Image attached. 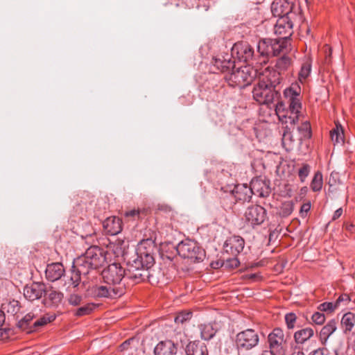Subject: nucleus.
<instances>
[{"mask_svg":"<svg viewBox=\"0 0 355 355\" xmlns=\"http://www.w3.org/2000/svg\"><path fill=\"white\" fill-rule=\"evenodd\" d=\"M293 23L289 19V17L284 15L277 19L274 28L275 33L279 35L281 37H283V35H288L289 38L293 33Z\"/></svg>","mask_w":355,"mask_h":355,"instance_id":"obj_15","label":"nucleus"},{"mask_svg":"<svg viewBox=\"0 0 355 355\" xmlns=\"http://www.w3.org/2000/svg\"><path fill=\"white\" fill-rule=\"evenodd\" d=\"M35 315L33 313H27L23 318H21L17 324V327L21 331H26L28 334L34 332L32 330L31 322L35 318Z\"/></svg>","mask_w":355,"mask_h":355,"instance_id":"obj_28","label":"nucleus"},{"mask_svg":"<svg viewBox=\"0 0 355 355\" xmlns=\"http://www.w3.org/2000/svg\"><path fill=\"white\" fill-rule=\"evenodd\" d=\"M291 64V59L288 56L284 55L281 58H278L276 61V71H279L280 73H282V72L287 70Z\"/></svg>","mask_w":355,"mask_h":355,"instance_id":"obj_33","label":"nucleus"},{"mask_svg":"<svg viewBox=\"0 0 355 355\" xmlns=\"http://www.w3.org/2000/svg\"><path fill=\"white\" fill-rule=\"evenodd\" d=\"M343 209L340 207V208H338V209H336L334 213V215L332 216V220H337L338 218H340L341 216V215L343 214Z\"/></svg>","mask_w":355,"mask_h":355,"instance_id":"obj_53","label":"nucleus"},{"mask_svg":"<svg viewBox=\"0 0 355 355\" xmlns=\"http://www.w3.org/2000/svg\"><path fill=\"white\" fill-rule=\"evenodd\" d=\"M309 355H328V349L324 347L318 348L311 352Z\"/></svg>","mask_w":355,"mask_h":355,"instance_id":"obj_49","label":"nucleus"},{"mask_svg":"<svg viewBox=\"0 0 355 355\" xmlns=\"http://www.w3.org/2000/svg\"><path fill=\"white\" fill-rule=\"evenodd\" d=\"M267 343L269 351H264L262 355H286L287 340L281 328L273 329L268 336Z\"/></svg>","mask_w":355,"mask_h":355,"instance_id":"obj_6","label":"nucleus"},{"mask_svg":"<svg viewBox=\"0 0 355 355\" xmlns=\"http://www.w3.org/2000/svg\"><path fill=\"white\" fill-rule=\"evenodd\" d=\"M297 130L300 134L299 140L309 139L311 136V124L306 121L297 126Z\"/></svg>","mask_w":355,"mask_h":355,"instance_id":"obj_31","label":"nucleus"},{"mask_svg":"<svg viewBox=\"0 0 355 355\" xmlns=\"http://www.w3.org/2000/svg\"><path fill=\"white\" fill-rule=\"evenodd\" d=\"M301 87L297 83L291 85L284 92V96L288 99V109L284 110L282 102L275 105V112L282 123L295 125L300 120L302 110Z\"/></svg>","mask_w":355,"mask_h":355,"instance_id":"obj_3","label":"nucleus"},{"mask_svg":"<svg viewBox=\"0 0 355 355\" xmlns=\"http://www.w3.org/2000/svg\"><path fill=\"white\" fill-rule=\"evenodd\" d=\"M272 39H263L260 40L257 44V63L259 64H266L268 58L272 56Z\"/></svg>","mask_w":355,"mask_h":355,"instance_id":"obj_13","label":"nucleus"},{"mask_svg":"<svg viewBox=\"0 0 355 355\" xmlns=\"http://www.w3.org/2000/svg\"><path fill=\"white\" fill-rule=\"evenodd\" d=\"M336 304L332 302H324L318 306V309L321 312L332 313L336 309Z\"/></svg>","mask_w":355,"mask_h":355,"instance_id":"obj_41","label":"nucleus"},{"mask_svg":"<svg viewBox=\"0 0 355 355\" xmlns=\"http://www.w3.org/2000/svg\"><path fill=\"white\" fill-rule=\"evenodd\" d=\"M141 211L139 209H132L124 213L125 218H132L133 220L139 219Z\"/></svg>","mask_w":355,"mask_h":355,"instance_id":"obj_47","label":"nucleus"},{"mask_svg":"<svg viewBox=\"0 0 355 355\" xmlns=\"http://www.w3.org/2000/svg\"><path fill=\"white\" fill-rule=\"evenodd\" d=\"M259 341L257 332L254 329H248L236 334L235 343L239 350L247 351L256 347Z\"/></svg>","mask_w":355,"mask_h":355,"instance_id":"obj_8","label":"nucleus"},{"mask_svg":"<svg viewBox=\"0 0 355 355\" xmlns=\"http://www.w3.org/2000/svg\"><path fill=\"white\" fill-rule=\"evenodd\" d=\"M234 53L240 60L249 63L250 66L259 64L257 63V58L254 55V49L247 42L235 44L232 49V54Z\"/></svg>","mask_w":355,"mask_h":355,"instance_id":"obj_9","label":"nucleus"},{"mask_svg":"<svg viewBox=\"0 0 355 355\" xmlns=\"http://www.w3.org/2000/svg\"><path fill=\"white\" fill-rule=\"evenodd\" d=\"M192 312L185 311L179 313L175 318V322L177 324H183L184 322L191 320Z\"/></svg>","mask_w":355,"mask_h":355,"instance_id":"obj_40","label":"nucleus"},{"mask_svg":"<svg viewBox=\"0 0 355 355\" xmlns=\"http://www.w3.org/2000/svg\"><path fill=\"white\" fill-rule=\"evenodd\" d=\"M322 174L320 171H317L311 181V188L313 191H319L322 189Z\"/></svg>","mask_w":355,"mask_h":355,"instance_id":"obj_38","label":"nucleus"},{"mask_svg":"<svg viewBox=\"0 0 355 355\" xmlns=\"http://www.w3.org/2000/svg\"><path fill=\"white\" fill-rule=\"evenodd\" d=\"M345 352V349L343 346H339L334 349L335 355H346Z\"/></svg>","mask_w":355,"mask_h":355,"instance_id":"obj_54","label":"nucleus"},{"mask_svg":"<svg viewBox=\"0 0 355 355\" xmlns=\"http://www.w3.org/2000/svg\"><path fill=\"white\" fill-rule=\"evenodd\" d=\"M177 352V344L170 340L160 341L154 349L155 355H175Z\"/></svg>","mask_w":355,"mask_h":355,"instance_id":"obj_18","label":"nucleus"},{"mask_svg":"<svg viewBox=\"0 0 355 355\" xmlns=\"http://www.w3.org/2000/svg\"><path fill=\"white\" fill-rule=\"evenodd\" d=\"M305 1H306V3H309L308 0H305Z\"/></svg>","mask_w":355,"mask_h":355,"instance_id":"obj_58","label":"nucleus"},{"mask_svg":"<svg viewBox=\"0 0 355 355\" xmlns=\"http://www.w3.org/2000/svg\"><path fill=\"white\" fill-rule=\"evenodd\" d=\"M311 71V64L309 61L304 62L298 73V79L300 83H303L309 76Z\"/></svg>","mask_w":355,"mask_h":355,"instance_id":"obj_35","label":"nucleus"},{"mask_svg":"<svg viewBox=\"0 0 355 355\" xmlns=\"http://www.w3.org/2000/svg\"><path fill=\"white\" fill-rule=\"evenodd\" d=\"M266 210L258 205H251L247 208L244 216L245 221L252 227L261 225L266 218Z\"/></svg>","mask_w":355,"mask_h":355,"instance_id":"obj_10","label":"nucleus"},{"mask_svg":"<svg viewBox=\"0 0 355 355\" xmlns=\"http://www.w3.org/2000/svg\"><path fill=\"white\" fill-rule=\"evenodd\" d=\"M252 190L246 184H238L234 187L232 191V194L234 196L236 201H250L252 196Z\"/></svg>","mask_w":355,"mask_h":355,"instance_id":"obj_21","label":"nucleus"},{"mask_svg":"<svg viewBox=\"0 0 355 355\" xmlns=\"http://www.w3.org/2000/svg\"><path fill=\"white\" fill-rule=\"evenodd\" d=\"M314 335V330L311 327H306L297 331L294 334L295 341L297 344H303Z\"/></svg>","mask_w":355,"mask_h":355,"instance_id":"obj_26","label":"nucleus"},{"mask_svg":"<svg viewBox=\"0 0 355 355\" xmlns=\"http://www.w3.org/2000/svg\"><path fill=\"white\" fill-rule=\"evenodd\" d=\"M94 303H88L76 310L74 315L76 317H82L90 314L96 307Z\"/></svg>","mask_w":355,"mask_h":355,"instance_id":"obj_36","label":"nucleus"},{"mask_svg":"<svg viewBox=\"0 0 355 355\" xmlns=\"http://www.w3.org/2000/svg\"><path fill=\"white\" fill-rule=\"evenodd\" d=\"M295 128V125L286 124L285 127V130L284 131L282 135V144L284 146L288 145L290 146L293 141H295V139L293 138L292 131H293Z\"/></svg>","mask_w":355,"mask_h":355,"instance_id":"obj_32","label":"nucleus"},{"mask_svg":"<svg viewBox=\"0 0 355 355\" xmlns=\"http://www.w3.org/2000/svg\"><path fill=\"white\" fill-rule=\"evenodd\" d=\"M250 187L252 194L262 198L268 196L271 192L270 181L260 177L253 178L251 180Z\"/></svg>","mask_w":355,"mask_h":355,"instance_id":"obj_11","label":"nucleus"},{"mask_svg":"<svg viewBox=\"0 0 355 355\" xmlns=\"http://www.w3.org/2000/svg\"><path fill=\"white\" fill-rule=\"evenodd\" d=\"M180 256L184 259H189L194 262L201 261L205 257V251L197 243L186 239L178 243L176 247Z\"/></svg>","mask_w":355,"mask_h":355,"instance_id":"obj_7","label":"nucleus"},{"mask_svg":"<svg viewBox=\"0 0 355 355\" xmlns=\"http://www.w3.org/2000/svg\"><path fill=\"white\" fill-rule=\"evenodd\" d=\"M106 261L105 252L97 245H92L85 252L74 259L70 281L73 287L78 286L82 276H85L91 270L103 266Z\"/></svg>","mask_w":355,"mask_h":355,"instance_id":"obj_2","label":"nucleus"},{"mask_svg":"<svg viewBox=\"0 0 355 355\" xmlns=\"http://www.w3.org/2000/svg\"><path fill=\"white\" fill-rule=\"evenodd\" d=\"M103 227L106 234L116 235L122 230V222L116 216L108 217L103 221Z\"/></svg>","mask_w":355,"mask_h":355,"instance_id":"obj_17","label":"nucleus"},{"mask_svg":"<svg viewBox=\"0 0 355 355\" xmlns=\"http://www.w3.org/2000/svg\"><path fill=\"white\" fill-rule=\"evenodd\" d=\"M310 173V166L307 164H303L298 171V175L301 182H304Z\"/></svg>","mask_w":355,"mask_h":355,"instance_id":"obj_44","label":"nucleus"},{"mask_svg":"<svg viewBox=\"0 0 355 355\" xmlns=\"http://www.w3.org/2000/svg\"><path fill=\"white\" fill-rule=\"evenodd\" d=\"M1 310L11 315H15L19 310V302L17 300L6 302L2 304Z\"/></svg>","mask_w":355,"mask_h":355,"instance_id":"obj_34","label":"nucleus"},{"mask_svg":"<svg viewBox=\"0 0 355 355\" xmlns=\"http://www.w3.org/2000/svg\"><path fill=\"white\" fill-rule=\"evenodd\" d=\"M244 245V239L240 236L234 235L226 240L224 244V250L233 257H237L243 251Z\"/></svg>","mask_w":355,"mask_h":355,"instance_id":"obj_12","label":"nucleus"},{"mask_svg":"<svg viewBox=\"0 0 355 355\" xmlns=\"http://www.w3.org/2000/svg\"><path fill=\"white\" fill-rule=\"evenodd\" d=\"M187 355H208L206 345L200 341L189 343L186 347Z\"/></svg>","mask_w":355,"mask_h":355,"instance_id":"obj_23","label":"nucleus"},{"mask_svg":"<svg viewBox=\"0 0 355 355\" xmlns=\"http://www.w3.org/2000/svg\"><path fill=\"white\" fill-rule=\"evenodd\" d=\"M323 51L325 53L326 60H327L328 58H330V57L331 55V48L329 45L326 44L323 47Z\"/></svg>","mask_w":355,"mask_h":355,"instance_id":"obj_52","label":"nucleus"},{"mask_svg":"<svg viewBox=\"0 0 355 355\" xmlns=\"http://www.w3.org/2000/svg\"><path fill=\"white\" fill-rule=\"evenodd\" d=\"M82 295L76 293L71 294L68 297V302L70 305L76 306L82 303Z\"/></svg>","mask_w":355,"mask_h":355,"instance_id":"obj_45","label":"nucleus"},{"mask_svg":"<svg viewBox=\"0 0 355 355\" xmlns=\"http://www.w3.org/2000/svg\"><path fill=\"white\" fill-rule=\"evenodd\" d=\"M297 316L294 313H288L285 315V322L288 329H292L295 327Z\"/></svg>","mask_w":355,"mask_h":355,"instance_id":"obj_42","label":"nucleus"},{"mask_svg":"<svg viewBox=\"0 0 355 355\" xmlns=\"http://www.w3.org/2000/svg\"><path fill=\"white\" fill-rule=\"evenodd\" d=\"M257 69H253L250 65L234 69L227 73L225 78L228 84L233 87H245L250 85L257 76Z\"/></svg>","mask_w":355,"mask_h":355,"instance_id":"obj_4","label":"nucleus"},{"mask_svg":"<svg viewBox=\"0 0 355 355\" xmlns=\"http://www.w3.org/2000/svg\"><path fill=\"white\" fill-rule=\"evenodd\" d=\"M153 247L150 240L142 241L136 253L128 261L126 270L119 263L110 264L102 272L104 284L93 286L91 289L92 296L96 298L116 299L125 293V288L121 284L123 277L132 279L135 284L149 278V269L155 263L152 254Z\"/></svg>","mask_w":355,"mask_h":355,"instance_id":"obj_1","label":"nucleus"},{"mask_svg":"<svg viewBox=\"0 0 355 355\" xmlns=\"http://www.w3.org/2000/svg\"><path fill=\"white\" fill-rule=\"evenodd\" d=\"M12 330L10 328H1L0 327V339L6 340L9 338V337L12 334Z\"/></svg>","mask_w":355,"mask_h":355,"instance_id":"obj_48","label":"nucleus"},{"mask_svg":"<svg viewBox=\"0 0 355 355\" xmlns=\"http://www.w3.org/2000/svg\"><path fill=\"white\" fill-rule=\"evenodd\" d=\"M257 277V274H250L248 275V278L250 279H255Z\"/></svg>","mask_w":355,"mask_h":355,"instance_id":"obj_56","label":"nucleus"},{"mask_svg":"<svg viewBox=\"0 0 355 355\" xmlns=\"http://www.w3.org/2000/svg\"><path fill=\"white\" fill-rule=\"evenodd\" d=\"M55 315L46 313L42 317L35 320L32 324V330L31 331H37L41 327L45 326L48 323L53 321L55 319Z\"/></svg>","mask_w":355,"mask_h":355,"instance_id":"obj_30","label":"nucleus"},{"mask_svg":"<svg viewBox=\"0 0 355 355\" xmlns=\"http://www.w3.org/2000/svg\"><path fill=\"white\" fill-rule=\"evenodd\" d=\"M349 296L347 294H343L339 296L335 304H336V306H338L341 302H349Z\"/></svg>","mask_w":355,"mask_h":355,"instance_id":"obj_50","label":"nucleus"},{"mask_svg":"<svg viewBox=\"0 0 355 355\" xmlns=\"http://www.w3.org/2000/svg\"><path fill=\"white\" fill-rule=\"evenodd\" d=\"M202 339L209 340L211 339L216 334V329L212 324H203L199 326Z\"/></svg>","mask_w":355,"mask_h":355,"instance_id":"obj_29","label":"nucleus"},{"mask_svg":"<svg viewBox=\"0 0 355 355\" xmlns=\"http://www.w3.org/2000/svg\"><path fill=\"white\" fill-rule=\"evenodd\" d=\"M272 56L286 53L291 50V44L288 35H283L279 39L272 40Z\"/></svg>","mask_w":355,"mask_h":355,"instance_id":"obj_19","label":"nucleus"},{"mask_svg":"<svg viewBox=\"0 0 355 355\" xmlns=\"http://www.w3.org/2000/svg\"><path fill=\"white\" fill-rule=\"evenodd\" d=\"M311 209V204L309 202L308 203H304L300 208V213L302 214V216L303 217V214H306Z\"/></svg>","mask_w":355,"mask_h":355,"instance_id":"obj_51","label":"nucleus"},{"mask_svg":"<svg viewBox=\"0 0 355 355\" xmlns=\"http://www.w3.org/2000/svg\"><path fill=\"white\" fill-rule=\"evenodd\" d=\"M293 355H304V354L302 352H297L296 354L295 353H293Z\"/></svg>","mask_w":355,"mask_h":355,"instance_id":"obj_57","label":"nucleus"},{"mask_svg":"<svg viewBox=\"0 0 355 355\" xmlns=\"http://www.w3.org/2000/svg\"><path fill=\"white\" fill-rule=\"evenodd\" d=\"M212 64L217 69L223 73H230V71L235 68L234 60L232 59V55L228 54L223 56L222 58H214Z\"/></svg>","mask_w":355,"mask_h":355,"instance_id":"obj_16","label":"nucleus"},{"mask_svg":"<svg viewBox=\"0 0 355 355\" xmlns=\"http://www.w3.org/2000/svg\"><path fill=\"white\" fill-rule=\"evenodd\" d=\"M239 263L240 262L239 259L236 258V257H234V258H230L227 259L226 261H223V263L221 264V266H224L225 268H227L233 269L237 268L239 266Z\"/></svg>","mask_w":355,"mask_h":355,"instance_id":"obj_43","label":"nucleus"},{"mask_svg":"<svg viewBox=\"0 0 355 355\" xmlns=\"http://www.w3.org/2000/svg\"><path fill=\"white\" fill-rule=\"evenodd\" d=\"M325 315L321 311L315 312L311 317L313 323L318 325H322L325 321Z\"/></svg>","mask_w":355,"mask_h":355,"instance_id":"obj_46","label":"nucleus"},{"mask_svg":"<svg viewBox=\"0 0 355 355\" xmlns=\"http://www.w3.org/2000/svg\"><path fill=\"white\" fill-rule=\"evenodd\" d=\"M46 293V286L43 283L34 282L26 285L24 288V295L29 301L40 298Z\"/></svg>","mask_w":355,"mask_h":355,"instance_id":"obj_14","label":"nucleus"},{"mask_svg":"<svg viewBox=\"0 0 355 355\" xmlns=\"http://www.w3.org/2000/svg\"><path fill=\"white\" fill-rule=\"evenodd\" d=\"M293 211V202L292 201H286L282 204L279 209V215L282 217H287L291 214Z\"/></svg>","mask_w":355,"mask_h":355,"instance_id":"obj_39","label":"nucleus"},{"mask_svg":"<svg viewBox=\"0 0 355 355\" xmlns=\"http://www.w3.org/2000/svg\"><path fill=\"white\" fill-rule=\"evenodd\" d=\"M5 313H3V311L0 310V327L3 326V324L5 322Z\"/></svg>","mask_w":355,"mask_h":355,"instance_id":"obj_55","label":"nucleus"},{"mask_svg":"<svg viewBox=\"0 0 355 355\" xmlns=\"http://www.w3.org/2000/svg\"><path fill=\"white\" fill-rule=\"evenodd\" d=\"M64 268L60 263H53L49 264L46 267L45 274L46 277L51 282H55L60 279L64 274Z\"/></svg>","mask_w":355,"mask_h":355,"instance_id":"obj_20","label":"nucleus"},{"mask_svg":"<svg viewBox=\"0 0 355 355\" xmlns=\"http://www.w3.org/2000/svg\"><path fill=\"white\" fill-rule=\"evenodd\" d=\"M337 329V321L330 320L320 330V339L322 343H325L331 335Z\"/></svg>","mask_w":355,"mask_h":355,"instance_id":"obj_25","label":"nucleus"},{"mask_svg":"<svg viewBox=\"0 0 355 355\" xmlns=\"http://www.w3.org/2000/svg\"><path fill=\"white\" fill-rule=\"evenodd\" d=\"M330 135L334 144L343 143L344 141L343 130L341 126L336 125V128L330 132Z\"/></svg>","mask_w":355,"mask_h":355,"instance_id":"obj_37","label":"nucleus"},{"mask_svg":"<svg viewBox=\"0 0 355 355\" xmlns=\"http://www.w3.org/2000/svg\"><path fill=\"white\" fill-rule=\"evenodd\" d=\"M44 304L48 306H58L63 298V294L60 292L51 290L49 293H45Z\"/></svg>","mask_w":355,"mask_h":355,"instance_id":"obj_27","label":"nucleus"},{"mask_svg":"<svg viewBox=\"0 0 355 355\" xmlns=\"http://www.w3.org/2000/svg\"><path fill=\"white\" fill-rule=\"evenodd\" d=\"M252 97L259 104L270 105L279 102L280 93L277 89L270 87L259 78L252 91Z\"/></svg>","mask_w":355,"mask_h":355,"instance_id":"obj_5","label":"nucleus"},{"mask_svg":"<svg viewBox=\"0 0 355 355\" xmlns=\"http://www.w3.org/2000/svg\"><path fill=\"white\" fill-rule=\"evenodd\" d=\"M259 79L263 80L270 87L277 89L282 80V76L279 71L272 70L268 71V74H263Z\"/></svg>","mask_w":355,"mask_h":355,"instance_id":"obj_24","label":"nucleus"},{"mask_svg":"<svg viewBox=\"0 0 355 355\" xmlns=\"http://www.w3.org/2000/svg\"><path fill=\"white\" fill-rule=\"evenodd\" d=\"M355 327V314L345 313L340 320V328L345 335H349Z\"/></svg>","mask_w":355,"mask_h":355,"instance_id":"obj_22","label":"nucleus"}]
</instances>
